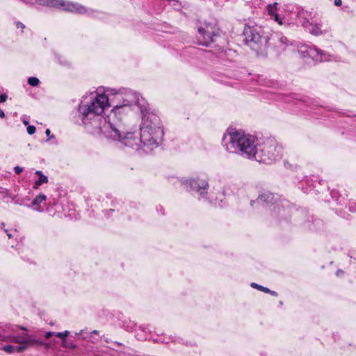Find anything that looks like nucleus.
Masks as SVG:
<instances>
[{"label":"nucleus","mask_w":356,"mask_h":356,"mask_svg":"<svg viewBox=\"0 0 356 356\" xmlns=\"http://www.w3.org/2000/svg\"><path fill=\"white\" fill-rule=\"evenodd\" d=\"M23 123L25 124V125H29V122L27 120H24L23 121Z\"/></svg>","instance_id":"nucleus-36"},{"label":"nucleus","mask_w":356,"mask_h":356,"mask_svg":"<svg viewBox=\"0 0 356 356\" xmlns=\"http://www.w3.org/2000/svg\"><path fill=\"white\" fill-rule=\"evenodd\" d=\"M48 177L46 175H42L41 177H38V179L36 180L34 183L33 188L38 189L40 186H41L43 184L48 182Z\"/></svg>","instance_id":"nucleus-19"},{"label":"nucleus","mask_w":356,"mask_h":356,"mask_svg":"<svg viewBox=\"0 0 356 356\" xmlns=\"http://www.w3.org/2000/svg\"><path fill=\"white\" fill-rule=\"evenodd\" d=\"M140 136L145 151L152 150L159 147L163 138L164 131L159 117L150 112L148 108L142 110V123Z\"/></svg>","instance_id":"nucleus-5"},{"label":"nucleus","mask_w":356,"mask_h":356,"mask_svg":"<svg viewBox=\"0 0 356 356\" xmlns=\"http://www.w3.org/2000/svg\"><path fill=\"white\" fill-rule=\"evenodd\" d=\"M7 342L15 343L19 344L16 346V352L20 353L26 349L29 346L37 343L38 341L33 339L31 336L23 334L22 335L9 336L6 339Z\"/></svg>","instance_id":"nucleus-13"},{"label":"nucleus","mask_w":356,"mask_h":356,"mask_svg":"<svg viewBox=\"0 0 356 356\" xmlns=\"http://www.w3.org/2000/svg\"><path fill=\"white\" fill-rule=\"evenodd\" d=\"M35 174H36L38 177H41V176L44 175V174L42 173V171H40V170H37V171L35 172Z\"/></svg>","instance_id":"nucleus-33"},{"label":"nucleus","mask_w":356,"mask_h":356,"mask_svg":"<svg viewBox=\"0 0 356 356\" xmlns=\"http://www.w3.org/2000/svg\"><path fill=\"white\" fill-rule=\"evenodd\" d=\"M17 26L19 28V27H21V28H24V25L23 24H22L21 22H17Z\"/></svg>","instance_id":"nucleus-34"},{"label":"nucleus","mask_w":356,"mask_h":356,"mask_svg":"<svg viewBox=\"0 0 356 356\" xmlns=\"http://www.w3.org/2000/svg\"><path fill=\"white\" fill-rule=\"evenodd\" d=\"M275 38L277 39V42H275V47L278 49V51L280 52L284 51L286 49V47L288 45V39L286 37L279 35L278 34H276L273 37V39H275Z\"/></svg>","instance_id":"nucleus-18"},{"label":"nucleus","mask_w":356,"mask_h":356,"mask_svg":"<svg viewBox=\"0 0 356 356\" xmlns=\"http://www.w3.org/2000/svg\"><path fill=\"white\" fill-rule=\"evenodd\" d=\"M255 202L257 203H266V204H275L277 206L279 205L275 195L268 191L264 192L262 194H261L255 201H253L252 202V204Z\"/></svg>","instance_id":"nucleus-15"},{"label":"nucleus","mask_w":356,"mask_h":356,"mask_svg":"<svg viewBox=\"0 0 356 356\" xmlns=\"http://www.w3.org/2000/svg\"><path fill=\"white\" fill-rule=\"evenodd\" d=\"M251 286L252 288H254V289H257L259 291H263V292L266 293L269 292V289L268 288L263 286L259 285V284H258L257 283H254V282L251 283Z\"/></svg>","instance_id":"nucleus-20"},{"label":"nucleus","mask_w":356,"mask_h":356,"mask_svg":"<svg viewBox=\"0 0 356 356\" xmlns=\"http://www.w3.org/2000/svg\"><path fill=\"white\" fill-rule=\"evenodd\" d=\"M108 88H98L89 97H83L79 106V117L86 129L92 134L104 135L113 125L107 122L104 115L105 110L111 106V93L106 91Z\"/></svg>","instance_id":"nucleus-2"},{"label":"nucleus","mask_w":356,"mask_h":356,"mask_svg":"<svg viewBox=\"0 0 356 356\" xmlns=\"http://www.w3.org/2000/svg\"><path fill=\"white\" fill-rule=\"evenodd\" d=\"M108 88H98L89 97H83L79 106V117L86 129L92 134L104 135L113 125L107 122L104 115L105 110L111 106V93L106 91Z\"/></svg>","instance_id":"nucleus-1"},{"label":"nucleus","mask_w":356,"mask_h":356,"mask_svg":"<svg viewBox=\"0 0 356 356\" xmlns=\"http://www.w3.org/2000/svg\"><path fill=\"white\" fill-rule=\"evenodd\" d=\"M47 200V196L44 194H40L36 196L32 201V207L33 209L38 211L42 212L44 211L41 204L44 203Z\"/></svg>","instance_id":"nucleus-17"},{"label":"nucleus","mask_w":356,"mask_h":356,"mask_svg":"<svg viewBox=\"0 0 356 356\" xmlns=\"http://www.w3.org/2000/svg\"><path fill=\"white\" fill-rule=\"evenodd\" d=\"M23 170V168L20 166H15L14 168V171L16 174L19 175L20 174Z\"/></svg>","instance_id":"nucleus-25"},{"label":"nucleus","mask_w":356,"mask_h":356,"mask_svg":"<svg viewBox=\"0 0 356 356\" xmlns=\"http://www.w3.org/2000/svg\"><path fill=\"white\" fill-rule=\"evenodd\" d=\"M106 91L111 93V96L113 95L117 101L111 111L108 122H111L114 125L120 124L121 129H123L121 122L134 106H138L141 113L142 110L147 108L146 101L134 90L128 88H122L118 90L108 88Z\"/></svg>","instance_id":"nucleus-3"},{"label":"nucleus","mask_w":356,"mask_h":356,"mask_svg":"<svg viewBox=\"0 0 356 356\" xmlns=\"http://www.w3.org/2000/svg\"><path fill=\"white\" fill-rule=\"evenodd\" d=\"M243 34L248 46L258 54H264L269 37L264 29L259 25H245Z\"/></svg>","instance_id":"nucleus-6"},{"label":"nucleus","mask_w":356,"mask_h":356,"mask_svg":"<svg viewBox=\"0 0 356 356\" xmlns=\"http://www.w3.org/2000/svg\"><path fill=\"white\" fill-rule=\"evenodd\" d=\"M53 335H55V333L54 332H47L46 334H45V337L47 339H49L50 337H51Z\"/></svg>","instance_id":"nucleus-29"},{"label":"nucleus","mask_w":356,"mask_h":356,"mask_svg":"<svg viewBox=\"0 0 356 356\" xmlns=\"http://www.w3.org/2000/svg\"><path fill=\"white\" fill-rule=\"evenodd\" d=\"M0 117L3 118L5 117V113L3 111H0Z\"/></svg>","instance_id":"nucleus-35"},{"label":"nucleus","mask_w":356,"mask_h":356,"mask_svg":"<svg viewBox=\"0 0 356 356\" xmlns=\"http://www.w3.org/2000/svg\"><path fill=\"white\" fill-rule=\"evenodd\" d=\"M39 82V79L37 77H30L28 80V83L31 86H37Z\"/></svg>","instance_id":"nucleus-21"},{"label":"nucleus","mask_w":356,"mask_h":356,"mask_svg":"<svg viewBox=\"0 0 356 356\" xmlns=\"http://www.w3.org/2000/svg\"><path fill=\"white\" fill-rule=\"evenodd\" d=\"M8 98V96L6 94H2L0 95V103L5 102Z\"/></svg>","instance_id":"nucleus-27"},{"label":"nucleus","mask_w":356,"mask_h":356,"mask_svg":"<svg viewBox=\"0 0 356 356\" xmlns=\"http://www.w3.org/2000/svg\"><path fill=\"white\" fill-rule=\"evenodd\" d=\"M341 273H342V271H339V270L337 271V275H339V274H341Z\"/></svg>","instance_id":"nucleus-38"},{"label":"nucleus","mask_w":356,"mask_h":356,"mask_svg":"<svg viewBox=\"0 0 356 356\" xmlns=\"http://www.w3.org/2000/svg\"><path fill=\"white\" fill-rule=\"evenodd\" d=\"M2 349L8 353H12L15 351H16V347L15 346H11V345H7V346H4Z\"/></svg>","instance_id":"nucleus-22"},{"label":"nucleus","mask_w":356,"mask_h":356,"mask_svg":"<svg viewBox=\"0 0 356 356\" xmlns=\"http://www.w3.org/2000/svg\"><path fill=\"white\" fill-rule=\"evenodd\" d=\"M268 293H270V295L275 296V297L278 296V294L276 291H271L270 289H269V292Z\"/></svg>","instance_id":"nucleus-31"},{"label":"nucleus","mask_w":356,"mask_h":356,"mask_svg":"<svg viewBox=\"0 0 356 356\" xmlns=\"http://www.w3.org/2000/svg\"><path fill=\"white\" fill-rule=\"evenodd\" d=\"M93 333L97 334V330H94Z\"/></svg>","instance_id":"nucleus-39"},{"label":"nucleus","mask_w":356,"mask_h":356,"mask_svg":"<svg viewBox=\"0 0 356 356\" xmlns=\"http://www.w3.org/2000/svg\"><path fill=\"white\" fill-rule=\"evenodd\" d=\"M108 133L104 134V136L109 139L118 141L125 146L129 147L136 150L144 148L140 136L135 133H124V129H121L120 124L113 125L108 130Z\"/></svg>","instance_id":"nucleus-8"},{"label":"nucleus","mask_w":356,"mask_h":356,"mask_svg":"<svg viewBox=\"0 0 356 356\" xmlns=\"http://www.w3.org/2000/svg\"><path fill=\"white\" fill-rule=\"evenodd\" d=\"M304 27L311 34L315 36L326 34L330 31V28L327 26V25L322 22H317L316 21H312L310 22L307 21L304 24Z\"/></svg>","instance_id":"nucleus-14"},{"label":"nucleus","mask_w":356,"mask_h":356,"mask_svg":"<svg viewBox=\"0 0 356 356\" xmlns=\"http://www.w3.org/2000/svg\"><path fill=\"white\" fill-rule=\"evenodd\" d=\"M277 3H273V4H269L267 6L266 10L268 13L273 17V19L277 22L278 24L282 25L283 22L282 19L280 17L279 15L277 13Z\"/></svg>","instance_id":"nucleus-16"},{"label":"nucleus","mask_w":356,"mask_h":356,"mask_svg":"<svg viewBox=\"0 0 356 356\" xmlns=\"http://www.w3.org/2000/svg\"><path fill=\"white\" fill-rule=\"evenodd\" d=\"M341 4H342L341 0H334V5L336 6H341Z\"/></svg>","instance_id":"nucleus-30"},{"label":"nucleus","mask_w":356,"mask_h":356,"mask_svg":"<svg viewBox=\"0 0 356 356\" xmlns=\"http://www.w3.org/2000/svg\"><path fill=\"white\" fill-rule=\"evenodd\" d=\"M27 132L29 135H32L35 132V127L34 126L28 125Z\"/></svg>","instance_id":"nucleus-24"},{"label":"nucleus","mask_w":356,"mask_h":356,"mask_svg":"<svg viewBox=\"0 0 356 356\" xmlns=\"http://www.w3.org/2000/svg\"><path fill=\"white\" fill-rule=\"evenodd\" d=\"M45 134L47 135V137H49V138H54V136L51 134L50 129H46Z\"/></svg>","instance_id":"nucleus-28"},{"label":"nucleus","mask_w":356,"mask_h":356,"mask_svg":"<svg viewBox=\"0 0 356 356\" xmlns=\"http://www.w3.org/2000/svg\"><path fill=\"white\" fill-rule=\"evenodd\" d=\"M222 145L225 149L234 154H240L249 159L255 156L257 138L242 130L229 128L222 137Z\"/></svg>","instance_id":"nucleus-4"},{"label":"nucleus","mask_w":356,"mask_h":356,"mask_svg":"<svg viewBox=\"0 0 356 356\" xmlns=\"http://www.w3.org/2000/svg\"><path fill=\"white\" fill-rule=\"evenodd\" d=\"M0 193L3 194L6 197L8 196V191L6 188L1 187L0 188Z\"/></svg>","instance_id":"nucleus-26"},{"label":"nucleus","mask_w":356,"mask_h":356,"mask_svg":"<svg viewBox=\"0 0 356 356\" xmlns=\"http://www.w3.org/2000/svg\"><path fill=\"white\" fill-rule=\"evenodd\" d=\"M4 231H5V232L6 233V234H7V236H8V237L9 238H11L13 237L12 234H11V233H10L7 229H5Z\"/></svg>","instance_id":"nucleus-32"},{"label":"nucleus","mask_w":356,"mask_h":356,"mask_svg":"<svg viewBox=\"0 0 356 356\" xmlns=\"http://www.w3.org/2000/svg\"><path fill=\"white\" fill-rule=\"evenodd\" d=\"M300 53L303 57L311 58L314 61L326 62L332 60V56L314 47H304Z\"/></svg>","instance_id":"nucleus-12"},{"label":"nucleus","mask_w":356,"mask_h":356,"mask_svg":"<svg viewBox=\"0 0 356 356\" xmlns=\"http://www.w3.org/2000/svg\"><path fill=\"white\" fill-rule=\"evenodd\" d=\"M30 4H40L52 8L62 9L66 11L74 12L78 13H84L86 9L81 5L67 1L65 0H22Z\"/></svg>","instance_id":"nucleus-9"},{"label":"nucleus","mask_w":356,"mask_h":356,"mask_svg":"<svg viewBox=\"0 0 356 356\" xmlns=\"http://www.w3.org/2000/svg\"><path fill=\"white\" fill-rule=\"evenodd\" d=\"M197 40L200 44L209 46L214 42V38L218 34V29L215 24L204 22L198 29Z\"/></svg>","instance_id":"nucleus-10"},{"label":"nucleus","mask_w":356,"mask_h":356,"mask_svg":"<svg viewBox=\"0 0 356 356\" xmlns=\"http://www.w3.org/2000/svg\"><path fill=\"white\" fill-rule=\"evenodd\" d=\"M181 183L187 190L197 193L202 197L207 193L209 184L205 179L198 177L181 179Z\"/></svg>","instance_id":"nucleus-11"},{"label":"nucleus","mask_w":356,"mask_h":356,"mask_svg":"<svg viewBox=\"0 0 356 356\" xmlns=\"http://www.w3.org/2000/svg\"><path fill=\"white\" fill-rule=\"evenodd\" d=\"M5 227V224H4L3 222H2V223L1 224V228H3V227Z\"/></svg>","instance_id":"nucleus-37"},{"label":"nucleus","mask_w":356,"mask_h":356,"mask_svg":"<svg viewBox=\"0 0 356 356\" xmlns=\"http://www.w3.org/2000/svg\"><path fill=\"white\" fill-rule=\"evenodd\" d=\"M254 160L270 164L282 158V147L274 140H269L257 146Z\"/></svg>","instance_id":"nucleus-7"},{"label":"nucleus","mask_w":356,"mask_h":356,"mask_svg":"<svg viewBox=\"0 0 356 356\" xmlns=\"http://www.w3.org/2000/svg\"><path fill=\"white\" fill-rule=\"evenodd\" d=\"M68 334H69V332L68 331H65L63 332H56V333H55V336H56L57 337L61 338L63 339V342L65 341L66 337L68 336Z\"/></svg>","instance_id":"nucleus-23"}]
</instances>
